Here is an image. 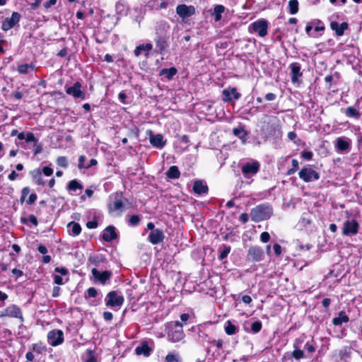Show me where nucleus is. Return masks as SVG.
<instances>
[{
  "instance_id": "obj_10",
  "label": "nucleus",
  "mask_w": 362,
  "mask_h": 362,
  "mask_svg": "<svg viewBox=\"0 0 362 362\" xmlns=\"http://www.w3.org/2000/svg\"><path fill=\"white\" fill-rule=\"evenodd\" d=\"M247 258L249 261L259 262L264 258V251L259 246L250 247L247 251Z\"/></svg>"
},
{
  "instance_id": "obj_4",
  "label": "nucleus",
  "mask_w": 362,
  "mask_h": 362,
  "mask_svg": "<svg viewBox=\"0 0 362 362\" xmlns=\"http://www.w3.org/2000/svg\"><path fill=\"white\" fill-rule=\"evenodd\" d=\"M298 175L305 182H314L320 179V174L310 167L303 168L299 171Z\"/></svg>"
},
{
  "instance_id": "obj_58",
  "label": "nucleus",
  "mask_w": 362,
  "mask_h": 362,
  "mask_svg": "<svg viewBox=\"0 0 362 362\" xmlns=\"http://www.w3.org/2000/svg\"><path fill=\"white\" fill-rule=\"evenodd\" d=\"M304 349L310 353H313L315 351V346L308 342L305 344Z\"/></svg>"
},
{
  "instance_id": "obj_44",
  "label": "nucleus",
  "mask_w": 362,
  "mask_h": 362,
  "mask_svg": "<svg viewBox=\"0 0 362 362\" xmlns=\"http://www.w3.org/2000/svg\"><path fill=\"white\" fill-rule=\"evenodd\" d=\"M230 252V247L227 245H223L218 259L223 260L225 259Z\"/></svg>"
},
{
  "instance_id": "obj_57",
  "label": "nucleus",
  "mask_w": 362,
  "mask_h": 362,
  "mask_svg": "<svg viewBox=\"0 0 362 362\" xmlns=\"http://www.w3.org/2000/svg\"><path fill=\"white\" fill-rule=\"evenodd\" d=\"M54 271L57 273H59L62 275H66L68 274V269L65 267H56Z\"/></svg>"
},
{
  "instance_id": "obj_64",
  "label": "nucleus",
  "mask_w": 362,
  "mask_h": 362,
  "mask_svg": "<svg viewBox=\"0 0 362 362\" xmlns=\"http://www.w3.org/2000/svg\"><path fill=\"white\" fill-rule=\"evenodd\" d=\"M273 249L274 250V252L276 255H279L281 253V247L279 244H274L273 246Z\"/></svg>"
},
{
  "instance_id": "obj_26",
  "label": "nucleus",
  "mask_w": 362,
  "mask_h": 362,
  "mask_svg": "<svg viewBox=\"0 0 362 362\" xmlns=\"http://www.w3.org/2000/svg\"><path fill=\"white\" fill-rule=\"evenodd\" d=\"M33 180L37 185L44 186L45 185V181L43 180L42 171L40 168L34 169L30 173Z\"/></svg>"
},
{
  "instance_id": "obj_60",
  "label": "nucleus",
  "mask_w": 362,
  "mask_h": 362,
  "mask_svg": "<svg viewBox=\"0 0 362 362\" xmlns=\"http://www.w3.org/2000/svg\"><path fill=\"white\" fill-rule=\"evenodd\" d=\"M281 362H293V358L290 353H287L284 356Z\"/></svg>"
},
{
  "instance_id": "obj_51",
  "label": "nucleus",
  "mask_w": 362,
  "mask_h": 362,
  "mask_svg": "<svg viewBox=\"0 0 362 362\" xmlns=\"http://www.w3.org/2000/svg\"><path fill=\"white\" fill-rule=\"evenodd\" d=\"M42 145L37 144V142L35 143L33 153L35 155H37L42 151Z\"/></svg>"
},
{
  "instance_id": "obj_18",
  "label": "nucleus",
  "mask_w": 362,
  "mask_h": 362,
  "mask_svg": "<svg viewBox=\"0 0 362 362\" xmlns=\"http://www.w3.org/2000/svg\"><path fill=\"white\" fill-rule=\"evenodd\" d=\"M91 273L95 279L99 281L102 284H105L111 277L112 273L109 271L99 272L97 269L93 268Z\"/></svg>"
},
{
  "instance_id": "obj_52",
  "label": "nucleus",
  "mask_w": 362,
  "mask_h": 362,
  "mask_svg": "<svg viewBox=\"0 0 362 362\" xmlns=\"http://www.w3.org/2000/svg\"><path fill=\"white\" fill-rule=\"evenodd\" d=\"M118 98H119V100L120 101V103H122V104H127L128 103L127 102L126 99H127V95L126 93H124V91H121L119 93V95H118Z\"/></svg>"
},
{
  "instance_id": "obj_16",
  "label": "nucleus",
  "mask_w": 362,
  "mask_h": 362,
  "mask_svg": "<svg viewBox=\"0 0 362 362\" xmlns=\"http://www.w3.org/2000/svg\"><path fill=\"white\" fill-rule=\"evenodd\" d=\"M194 8L192 6H187L185 4L178 5L176 8L177 15L182 18H188L194 13Z\"/></svg>"
},
{
  "instance_id": "obj_35",
  "label": "nucleus",
  "mask_w": 362,
  "mask_h": 362,
  "mask_svg": "<svg viewBox=\"0 0 362 362\" xmlns=\"http://www.w3.org/2000/svg\"><path fill=\"white\" fill-rule=\"evenodd\" d=\"M83 362H97L95 357V352L91 349H87L82 356Z\"/></svg>"
},
{
  "instance_id": "obj_31",
  "label": "nucleus",
  "mask_w": 362,
  "mask_h": 362,
  "mask_svg": "<svg viewBox=\"0 0 362 362\" xmlns=\"http://www.w3.org/2000/svg\"><path fill=\"white\" fill-rule=\"evenodd\" d=\"M166 175L170 179H177L180 176V172L176 165H172L166 172Z\"/></svg>"
},
{
  "instance_id": "obj_2",
  "label": "nucleus",
  "mask_w": 362,
  "mask_h": 362,
  "mask_svg": "<svg viewBox=\"0 0 362 362\" xmlns=\"http://www.w3.org/2000/svg\"><path fill=\"white\" fill-rule=\"evenodd\" d=\"M168 339L171 342H177L182 340L185 333L182 329V325L178 322H171L168 325Z\"/></svg>"
},
{
  "instance_id": "obj_15",
  "label": "nucleus",
  "mask_w": 362,
  "mask_h": 362,
  "mask_svg": "<svg viewBox=\"0 0 362 362\" xmlns=\"http://www.w3.org/2000/svg\"><path fill=\"white\" fill-rule=\"evenodd\" d=\"M1 316L19 318L21 319V322L23 321V317L20 308L15 305L7 307L2 313Z\"/></svg>"
},
{
  "instance_id": "obj_19",
  "label": "nucleus",
  "mask_w": 362,
  "mask_h": 362,
  "mask_svg": "<svg viewBox=\"0 0 362 362\" xmlns=\"http://www.w3.org/2000/svg\"><path fill=\"white\" fill-rule=\"evenodd\" d=\"M169 37L156 36L155 42L160 54H163L168 47Z\"/></svg>"
},
{
  "instance_id": "obj_48",
  "label": "nucleus",
  "mask_w": 362,
  "mask_h": 362,
  "mask_svg": "<svg viewBox=\"0 0 362 362\" xmlns=\"http://www.w3.org/2000/svg\"><path fill=\"white\" fill-rule=\"evenodd\" d=\"M25 140L26 142H37V139L35 138V135L32 132H28L25 135Z\"/></svg>"
},
{
  "instance_id": "obj_6",
  "label": "nucleus",
  "mask_w": 362,
  "mask_h": 362,
  "mask_svg": "<svg viewBox=\"0 0 362 362\" xmlns=\"http://www.w3.org/2000/svg\"><path fill=\"white\" fill-rule=\"evenodd\" d=\"M124 298L122 296L117 295L115 291L109 292L105 298V304L108 307H120L124 303Z\"/></svg>"
},
{
  "instance_id": "obj_62",
  "label": "nucleus",
  "mask_w": 362,
  "mask_h": 362,
  "mask_svg": "<svg viewBox=\"0 0 362 362\" xmlns=\"http://www.w3.org/2000/svg\"><path fill=\"white\" fill-rule=\"evenodd\" d=\"M103 317L107 321H110L113 318V315L112 313L105 311L103 313Z\"/></svg>"
},
{
  "instance_id": "obj_39",
  "label": "nucleus",
  "mask_w": 362,
  "mask_h": 362,
  "mask_svg": "<svg viewBox=\"0 0 362 362\" xmlns=\"http://www.w3.org/2000/svg\"><path fill=\"white\" fill-rule=\"evenodd\" d=\"M225 11V7L222 5H216L214 9V20L219 21L222 18V13Z\"/></svg>"
},
{
  "instance_id": "obj_12",
  "label": "nucleus",
  "mask_w": 362,
  "mask_h": 362,
  "mask_svg": "<svg viewBox=\"0 0 362 362\" xmlns=\"http://www.w3.org/2000/svg\"><path fill=\"white\" fill-rule=\"evenodd\" d=\"M81 83L78 81L76 82L73 86L66 88V93L72 95L75 98H85V93L81 90Z\"/></svg>"
},
{
  "instance_id": "obj_53",
  "label": "nucleus",
  "mask_w": 362,
  "mask_h": 362,
  "mask_svg": "<svg viewBox=\"0 0 362 362\" xmlns=\"http://www.w3.org/2000/svg\"><path fill=\"white\" fill-rule=\"evenodd\" d=\"M313 153L311 151H303L301 153V156L307 160H310L313 158Z\"/></svg>"
},
{
  "instance_id": "obj_9",
  "label": "nucleus",
  "mask_w": 362,
  "mask_h": 362,
  "mask_svg": "<svg viewBox=\"0 0 362 362\" xmlns=\"http://www.w3.org/2000/svg\"><path fill=\"white\" fill-rule=\"evenodd\" d=\"M358 223L356 220H347L344 223L342 233L344 235L350 236L358 233Z\"/></svg>"
},
{
  "instance_id": "obj_8",
  "label": "nucleus",
  "mask_w": 362,
  "mask_h": 362,
  "mask_svg": "<svg viewBox=\"0 0 362 362\" xmlns=\"http://www.w3.org/2000/svg\"><path fill=\"white\" fill-rule=\"evenodd\" d=\"M351 140L347 137H338L334 143V147L337 151L347 153L351 150Z\"/></svg>"
},
{
  "instance_id": "obj_20",
  "label": "nucleus",
  "mask_w": 362,
  "mask_h": 362,
  "mask_svg": "<svg viewBox=\"0 0 362 362\" xmlns=\"http://www.w3.org/2000/svg\"><path fill=\"white\" fill-rule=\"evenodd\" d=\"M115 228L113 226H108L103 233V239L106 242H111L117 238Z\"/></svg>"
},
{
  "instance_id": "obj_38",
  "label": "nucleus",
  "mask_w": 362,
  "mask_h": 362,
  "mask_svg": "<svg viewBox=\"0 0 362 362\" xmlns=\"http://www.w3.org/2000/svg\"><path fill=\"white\" fill-rule=\"evenodd\" d=\"M344 112L348 117L358 119L361 116L359 111L353 107H348Z\"/></svg>"
},
{
  "instance_id": "obj_24",
  "label": "nucleus",
  "mask_w": 362,
  "mask_h": 362,
  "mask_svg": "<svg viewBox=\"0 0 362 362\" xmlns=\"http://www.w3.org/2000/svg\"><path fill=\"white\" fill-rule=\"evenodd\" d=\"M193 191L195 194H203L208 192V187L202 180H196L193 185Z\"/></svg>"
},
{
  "instance_id": "obj_50",
  "label": "nucleus",
  "mask_w": 362,
  "mask_h": 362,
  "mask_svg": "<svg viewBox=\"0 0 362 362\" xmlns=\"http://www.w3.org/2000/svg\"><path fill=\"white\" fill-rule=\"evenodd\" d=\"M86 158L85 156L82 155V156H80L79 158H78V168L79 169H82V168H85L86 169V165L84 164V162L86 161Z\"/></svg>"
},
{
  "instance_id": "obj_5",
  "label": "nucleus",
  "mask_w": 362,
  "mask_h": 362,
  "mask_svg": "<svg viewBox=\"0 0 362 362\" xmlns=\"http://www.w3.org/2000/svg\"><path fill=\"white\" fill-rule=\"evenodd\" d=\"M259 168V163L257 160H252L243 164L241 167V171L245 178H250L258 173Z\"/></svg>"
},
{
  "instance_id": "obj_56",
  "label": "nucleus",
  "mask_w": 362,
  "mask_h": 362,
  "mask_svg": "<svg viewBox=\"0 0 362 362\" xmlns=\"http://www.w3.org/2000/svg\"><path fill=\"white\" fill-rule=\"evenodd\" d=\"M37 194L35 193H32L27 200V204L29 205L33 204L37 200Z\"/></svg>"
},
{
  "instance_id": "obj_37",
  "label": "nucleus",
  "mask_w": 362,
  "mask_h": 362,
  "mask_svg": "<svg viewBox=\"0 0 362 362\" xmlns=\"http://www.w3.org/2000/svg\"><path fill=\"white\" fill-rule=\"evenodd\" d=\"M233 133L235 136L241 139L243 143L247 140V134L243 127L234 128L233 129Z\"/></svg>"
},
{
  "instance_id": "obj_63",
  "label": "nucleus",
  "mask_w": 362,
  "mask_h": 362,
  "mask_svg": "<svg viewBox=\"0 0 362 362\" xmlns=\"http://www.w3.org/2000/svg\"><path fill=\"white\" fill-rule=\"evenodd\" d=\"M211 344H214L218 349H221L223 346V340L222 339H218V340H213L211 341Z\"/></svg>"
},
{
  "instance_id": "obj_33",
  "label": "nucleus",
  "mask_w": 362,
  "mask_h": 362,
  "mask_svg": "<svg viewBox=\"0 0 362 362\" xmlns=\"http://www.w3.org/2000/svg\"><path fill=\"white\" fill-rule=\"evenodd\" d=\"M67 189L70 192L81 191L83 185L77 180H72L69 182Z\"/></svg>"
},
{
  "instance_id": "obj_43",
  "label": "nucleus",
  "mask_w": 362,
  "mask_h": 362,
  "mask_svg": "<svg viewBox=\"0 0 362 362\" xmlns=\"http://www.w3.org/2000/svg\"><path fill=\"white\" fill-rule=\"evenodd\" d=\"M262 325L259 320L253 322L251 324V331L253 334H257L260 332Z\"/></svg>"
},
{
  "instance_id": "obj_40",
  "label": "nucleus",
  "mask_w": 362,
  "mask_h": 362,
  "mask_svg": "<svg viewBox=\"0 0 362 362\" xmlns=\"http://www.w3.org/2000/svg\"><path fill=\"white\" fill-rule=\"evenodd\" d=\"M289 13L294 15L298 11V0H290L288 1Z\"/></svg>"
},
{
  "instance_id": "obj_49",
  "label": "nucleus",
  "mask_w": 362,
  "mask_h": 362,
  "mask_svg": "<svg viewBox=\"0 0 362 362\" xmlns=\"http://www.w3.org/2000/svg\"><path fill=\"white\" fill-rule=\"evenodd\" d=\"M97 290L94 287H90L87 290L86 298H94L97 296Z\"/></svg>"
},
{
  "instance_id": "obj_17",
  "label": "nucleus",
  "mask_w": 362,
  "mask_h": 362,
  "mask_svg": "<svg viewBox=\"0 0 362 362\" xmlns=\"http://www.w3.org/2000/svg\"><path fill=\"white\" fill-rule=\"evenodd\" d=\"M156 36L169 37L168 32L170 25L165 21H160L157 23L156 26Z\"/></svg>"
},
{
  "instance_id": "obj_32",
  "label": "nucleus",
  "mask_w": 362,
  "mask_h": 362,
  "mask_svg": "<svg viewBox=\"0 0 362 362\" xmlns=\"http://www.w3.org/2000/svg\"><path fill=\"white\" fill-rule=\"evenodd\" d=\"M164 362H182V360L178 353L173 351L166 355Z\"/></svg>"
},
{
  "instance_id": "obj_7",
  "label": "nucleus",
  "mask_w": 362,
  "mask_h": 362,
  "mask_svg": "<svg viewBox=\"0 0 362 362\" xmlns=\"http://www.w3.org/2000/svg\"><path fill=\"white\" fill-rule=\"evenodd\" d=\"M48 343L52 346H57L64 341V332L60 329H52L47 334Z\"/></svg>"
},
{
  "instance_id": "obj_55",
  "label": "nucleus",
  "mask_w": 362,
  "mask_h": 362,
  "mask_svg": "<svg viewBox=\"0 0 362 362\" xmlns=\"http://www.w3.org/2000/svg\"><path fill=\"white\" fill-rule=\"evenodd\" d=\"M41 171L42 173H43L46 176H51L53 173V170L48 166L44 167Z\"/></svg>"
},
{
  "instance_id": "obj_42",
  "label": "nucleus",
  "mask_w": 362,
  "mask_h": 362,
  "mask_svg": "<svg viewBox=\"0 0 362 362\" xmlns=\"http://www.w3.org/2000/svg\"><path fill=\"white\" fill-rule=\"evenodd\" d=\"M32 349L33 351H35L37 354H42V352L46 351L47 348L41 342H40V343L33 344Z\"/></svg>"
},
{
  "instance_id": "obj_34",
  "label": "nucleus",
  "mask_w": 362,
  "mask_h": 362,
  "mask_svg": "<svg viewBox=\"0 0 362 362\" xmlns=\"http://www.w3.org/2000/svg\"><path fill=\"white\" fill-rule=\"evenodd\" d=\"M224 329L228 335H233L238 332V327L229 320L226 322Z\"/></svg>"
},
{
  "instance_id": "obj_25",
  "label": "nucleus",
  "mask_w": 362,
  "mask_h": 362,
  "mask_svg": "<svg viewBox=\"0 0 362 362\" xmlns=\"http://www.w3.org/2000/svg\"><path fill=\"white\" fill-rule=\"evenodd\" d=\"M150 143L153 146L158 148H162L165 145V141H163V136L160 134L156 135L151 134Z\"/></svg>"
},
{
  "instance_id": "obj_11",
  "label": "nucleus",
  "mask_w": 362,
  "mask_h": 362,
  "mask_svg": "<svg viewBox=\"0 0 362 362\" xmlns=\"http://www.w3.org/2000/svg\"><path fill=\"white\" fill-rule=\"evenodd\" d=\"M21 16L18 12H13L10 18H6L2 23L1 28L3 30L7 31L13 28L19 21Z\"/></svg>"
},
{
  "instance_id": "obj_46",
  "label": "nucleus",
  "mask_w": 362,
  "mask_h": 362,
  "mask_svg": "<svg viewBox=\"0 0 362 362\" xmlns=\"http://www.w3.org/2000/svg\"><path fill=\"white\" fill-rule=\"evenodd\" d=\"M140 222V218L137 215H132L130 216L129 220V225L131 226H136Z\"/></svg>"
},
{
  "instance_id": "obj_47",
  "label": "nucleus",
  "mask_w": 362,
  "mask_h": 362,
  "mask_svg": "<svg viewBox=\"0 0 362 362\" xmlns=\"http://www.w3.org/2000/svg\"><path fill=\"white\" fill-rule=\"evenodd\" d=\"M290 354L292 356V358H295L296 359H300L304 356V353L300 349H296L292 353H290Z\"/></svg>"
},
{
  "instance_id": "obj_23",
  "label": "nucleus",
  "mask_w": 362,
  "mask_h": 362,
  "mask_svg": "<svg viewBox=\"0 0 362 362\" xmlns=\"http://www.w3.org/2000/svg\"><path fill=\"white\" fill-rule=\"evenodd\" d=\"M290 69L291 70V81L295 83L298 82V78L302 76L300 65L297 62H294L290 64Z\"/></svg>"
},
{
  "instance_id": "obj_22",
  "label": "nucleus",
  "mask_w": 362,
  "mask_h": 362,
  "mask_svg": "<svg viewBox=\"0 0 362 362\" xmlns=\"http://www.w3.org/2000/svg\"><path fill=\"white\" fill-rule=\"evenodd\" d=\"M348 23L343 22L341 24L336 21H332L330 23V28L332 30L335 31L337 36H341L344 35V30L348 28Z\"/></svg>"
},
{
  "instance_id": "obj_54",
  "label": "nucleus",
  "mask_w": 362,
  "mask_h": 362,
  "mask_svg": "<svg viewBox=\"0 0 362 362\" xmlns=\"http://www.w3.org/2000/svg\"><path fill=\"white\" fill-rule=\"evenodd\" d=\"M260 239L263 243H267L270 239V235L267 232H263L261 233Z\"/></svg>"
},
{
  "instance_id": "obj_14",
  "label": "nucleus",
  "mask_w": 362,
  "mask_h": 362,
  "mask_svg": "<svg viewBox=\"0 0 362 362\" xmlns=\"http://www.w3.org/2000/svg\"><path fill=\"white\" fill-rule=\"evenodd\" d=\"M165 238V235L162 230L156 228V230L151 231L148 236V240L152 245H158L163 243Z\"/></svg>"
},
{
  "instance_id": "obj_59",
  "label": "nucleus",
  "mask_w": 362,
  "mask_h": 362,
  "mask_svg": "<svg viewBox=\"0 0 362 362\" xmlns=\"http://www.w3.org/2000/svg\"><path fill=\"white\" fill-rule=\"evenodd\" d=\"M54 283L57 285H62L64 284L63 281V279L59 275L54 276Z\"/></svg>"
},
{
  "instance_id": "obj_28",
  "label": "nucleus",
  "mask_w": 362,
  "mask_h": 362,
  "mask_svg": "<svg viewBox=\"0 0 362 362\" xmlns=\"http://www.w3.org/2000/svg\"><path fill=\"white\" fill-rule=\"evenodd\" d=\"M124 209V204L121 199L115 198L113 202L109 204L110 211H119L122 212Z\"/></svg>"
},
{
  "instance_id": "obj_29",
  "label": "nucleus",
  "mask_w": 362,
  "mask_h": 362,
  "mask_svg": "<svg viewBox=\"0 0 362 362\" xmlns=\"http://www.w3.org/2000/svg\"><path fill=\"white\" fill-rule=\"evenodd\" d=\"M349 321V317L343 311L339 313L338 317L332 319V323L335 326H341L343 323L348 322Z\"/></svg>"
},
{
  "instance_id": "obj_21",
  "label": "nucleus",
  "mask_w": 362,
  "mask_h": 362,
  "mask_svg": "<svg viewBox=\"0 0 362 362\" xmlns=\"http://www.w3.org/2000/svg\"><path fill=\"white\" fill-rule=\"evenodd\" d=\"M152 349L148 346L146 341L141 342L136 349L135 353L138 356L143 355L148 357L151 355Z\"/></svg>"
},
{
  "instance_id": "obj_36",
  "label": "nucleus",
  "mask_w": 362,
  "mask_h": 362,
  "mask_svg": "<svg viewBox=\"0 0 362 362\" xmlns=\"http://www.w3.org/2000/svg\"><path fill=\"white\" fill-rule=\"evenodd\" d=\"M177 70L175 67H171L170 69H163L160 71V76H165L168 79H171L173 77L177 74Z\"/></svg>"
},
{
  "instance_id": "obj_30",
  "label": "nucleus",
  "mask_w": 362,
  "mask_h": 362,
  "mask_svg": "<svg viewBox=\"0 0 362 362\" xmlns=\"http://www.w3.org/2000/svg\"><path fill=\"white\" fill-rule=\"evenodd\" d=\"M69 233L74 236L79 235L81 232V227L79 223L71 221L67 225Z\"/></svg>"
},
{
  "instance_id": "obj_61",
  "label": "nucleus",
  "mask_w": 362,
  "mask_h": 362,
  "mask_svg": "<svg viewBox=\"0 0 362 362\" xmlns=\"http://www.w3.org/2000/svg\"><path fill=\"white\" fill-rule=\"evenodd\" d=\"M239 219L240 221L243 223H245L248 221L249 220V216L246 213H243L242 214H240V217H239Z\"/></svg>"
},
{
  "instance_id": "obj_3",
  "label": "nucleus",
  "mask_w": 362,
  "mask_h": 362,
  "mask_svg": "<svg viewBox=\"0 0 362 362\" xmlns=\"http://www.w3.org/2000/svg\"><path fill=\"white\" fill-rule=\"evenodd\" d=\"M269 23L265 19H259L252 23L249 27L250 33H255L261 37H265L268 33Z\"/></svg>"
},
{
  "instance_id": "obj_1",
  "label": "nucleus",
  "mask_w": 362,
  "mask_h": 362,
  "mask_svg": "<svg viewBox=\"0 0 362 362\" xmlns=\"http://www.w3.org/2000/svg\"><path fill=\"white\" fill-rule=\"evenodd\" d=\"M273 213V209L268 204H261L252 208L250 211L251 220L258 223L269 219Z\"/></svg>"
},
{
  "instance_id": "obj_27",
  "label": "nucleus",
  "mask_w": 362,
  "mask_h": 362,
  "mask_svg": "<svg viewBox=\"0 0 362 362\" xmlns=\"http://www.w3.org/2000/svg\"><path fill=\"white\" fill-rule=\"evenodd\" d=\"M35 68V64H21L17 66V71L21 74H28L34 71Z\"/></svg>"
},
{
  "instance_id": "obj_41",
  "label": "nucleus",
  "mask_w": 362,
  "mask_h": 362,
  "mask_svg": "<svg viewBox=\"0 0 362 362\" xmlns=\"http://www.w3.org/2000/svg\"><path fill=\"white\" fill-rule=\"evenodd\" d=\"M312 223L310 216L309 214L303 213L300 219V224L303 226L306 227Z\"/></svg>"
},
{
  "instance_id": "obj_45",
  "label": "nucleus",
  "mask_w": 362,
  "mask_h": 362,
  "mask_svg": "<svg viewBox=\"0 0 362 362\" xmlns=\"http://www.w3.org/2000/svg\"><path fill=\"white\" fill-rule=\"evenodd\" d=\"M57 163L58 165L66 168L68 166V160L65 156H59L57 159Z\"/></svg>"
},
{
  "instance_id": "obj_13",
  "label": "nucleus",
  "mask_w": 362,
  "mask_h": 362,
  "mask_svg": "<svg viewBox=\"0 0 362 362\" xmlns=\"http://www.w3.org/2000/svg\"><path fill=\"white\" fill-rule=\"evenodd\" d=\"M222 94L223 95V100L226 103H230L233 99L238 100L241 97V94L237 91L235 88H228L223 90Z\"/></svg>"
}]
</instances>
